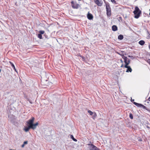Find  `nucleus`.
Masks as SVG:
<instances>
[{"instance_id":"obj_19","label":"nucleus","mask_w":150,"mask_h":150,"mask_svg":"<svg viewBox=\"0 0 150 150\" xmlns=\"http://www.w3.org/2000/svg\"><path fill=\"white\" fill-rule=\"evenodd\" d=\"M40 34H43L45 33V31L44 30H40L39 31Z\"/></svg>"},{"instance_id":"obj_29","label":"nucleus","mask_w":150,"mask_h":150,"mask_svg":"<svg viewBox=\"0 0 150 150\" xmlns=\"http://www.w3.org/2000/svg\"><path fill=\"white\" fill-rule=\"evenodd\" d=\"M123 66V65L122 64V65L121 66V67H122Z\"/></svg>"},{"instance_id":"obj_10","label":"nucleus","mask_w":150,"mask_h":150,"mask_svg":"<svg viewBox=\"0 0 150 150\" xmlns=\"http://www.w3.org/2000/svg\"><path fill=\"white\" fill-rule=\"evenodd\" d=\"M87 17L88 18L89 20H92L93 18V15L91 13H90L89 12H88L87 15Z\"/></svg>"},{"instance_id":"obj_25","label":"nucleus","mask_w":150,"mask_h":150,"mask_svg":"<svg viewBox=\"0 0 150 150\" xmlns=\"http://www.w3.org/2000/svg\"><path fill=\"white\" fill-rule=\"evenodd\" d=\"M28 144V142L27 141H25L23 143V144L25 145L26 144Z\"/></svg>"},{"instance_id":"obj_36","label":"nucleus","mask_w":150,"mask_h":150,"mask_svg":"<svg viewBox=\"0 0 150 150\" xmlns=\"http://www.w3.org/2000/svg\"><path fill=\"white\" fill-rule=\"evenodd\" d=\"M117 53H118V54H120L118 52H117Z\"/></svg>"},{"instance_id":"obj_23","label":"nucleus","mask_w":150,"mask_h":150,"mask_svg":"<svg viewBox=\"0 0 150 150\" xmlns=\"http://www.w3.org/2000/svg\"><path fill=\"white\" fill-rule=\"evenodd\" d=\"M147 32L148 34H149V35L147 36V37H148V38H150V34H149V32L147 30Z\"/></svg>"},{"instance_id":"obj_9","label":"nucleus","mask_w":150,"mask_h":150,"mask_svg":"<svg viewBox=\"0 0 150 150\" xmlns=\"http://www.w3.org/2000/svg\"><path fill=\"white\" fill-rule=\"evenodd\" d=\"M28 127H25L24 129V130L25 131V132H28L29 130L30 129H31L33 130L35 129V128L31 126H29V125H27Z\"/></svg>"},{"instance_id":"obj_27","label":"nucleus","mask_w":150,"mask_h":150,"mask_svg":"<svg viewBox=\"0 0 150 150\" xmlns=\"http://www.w3.org/2000/svg\"><path fill=\"white\" fill-rule=\"evenodd\" d=\"M25 145L23 144L21 145V147H24V146Z\"/></svg>"},{"instance_id":"obj_26","label":"nucleus","mask_w":150,"mask_h":150,"mask_svg":"<svg viewBox=\"0 0 150 150\" xmlns=\"http://www.w3.org/2000/svg\"><path fill=\"white\" fill-rule=\"evenodd\" d=\"M147 62L150 65V59H149L147 60Z\"/></svg>"},{"instance_id":"obj_22","label":"nucleus","mask_w":150,"mask_h":150,"mask_svg":"<svg viewBox=\"0 0 150 150\" xmlns=\"http://www.w3.org/2000/svg\"><path fill=\"white\" fill-rule=\"evenodd\" d=\"M113 3L116 4V2L115 0H110Z\"/></svg>"},{"instance_id":"obj_20","label":"nucleus","mask_w":150,"mask_h":150,"mask_svg":"<svg viewBox=\"0 0 150 150\" xmlns=\"http://www.w3.org/2000/svg\"><path fill=\"white\" fill-rule=\"evenodd\" d=\"M129 117L132 119H133V117L132 114L130 113L129 115Z\"/></svg>"},{"instance_id":"obj_7","label":"nucleus","mask_w":150,"mask_h":150,"mask_svg":"<svg viewBox=\"0 0 150 150\" xmlns=\"http://www.w3.org/2000/svg\"><path fill=\"white\" fill-rule=\"evenodd\" d=\"M95 4L98 6H100L102 5L103 2L101 0H94Z\"/></svg>"},{"instance_id":"obj_32","label":"nucleus","mask_w":150,"mask_h":150,"mask_svg":"<svg viewBox=\"0 0 150 150\" xmlns=\"http://www.w3.org/2000/svg\"><path fill=\"white\" fill-rule=\"evenodd\" d=\"M82 58H83V59H85V58H84V57H82Z\"/></svg>"},{"instance_id":"obj_13","label":"nucleus","mask_w":150,"mask_h":150,"mask_svg":"<svg viewBox=\"0 0 150 150\" xmlns=\"http://www.w3.org/2000/svg\"><path fill=\"white\" fill-rule=\"evenodd\" d=\"M9 63H10L11 65V67H12L13 69L16 72V69L14 65V64L11 61H9Z\"/></svg>"},{"instance_id":"obj_37","label":"nucleus","mask_w":150,"mask_h":150,"mask_svg":"<svg viewBox=\"0 0 150 150\" xmlns=\"http://www.w3.org/2000/svg\"><path fill=\"white\" fill-rule=\"evenodd\" d=\"M134 100H132V101H133Z\"/></svg>"},{"instance_id":"obj_30","label":"nucleus","mask_w":150,"mask_h":150,"mask_svg":"<svg viewBox=\"0 0 150 150\" xmlns=\"http://www.w3.org/2000/svg\"><path fill=\"white\" fill-rule=\"evenodd\" d=\"M120 61H121V62H122V63L123 62V61L122 59H120Z\"/></svg>"},{"instance_id":"obj_2","label":"nucleus","mask_w":150,"mask_h":150,"mask_svg":"<svg viewBox=\"0 0 150 150\" xmlns=\"http://www.w3.org/2000/svg\"><path fill=\"white\" fill-rule=\"evenodd\" d=\"M133 13L135 15L134 18H138L141 14V11L137 6H136Z\"/></svg>"},{"instance_id":"obj_11","label":"nucleus","mask_w":150,"mask_h":150,"mask_svg":"<svg viewBox=\"0 0 150 150\" xmlns=\"http://www.w3.org/2000/svg\"><path fill=\"white\" fill-rule=\"evenodd\" d=\"M125 68H127L126 71V72H131L132 71V69L129 66L127 65V67H125Z\"/></svg>"},{"instance_id":"obj_16","label":"nucleus","mask_w":150,"mask_h":150,"mask_svg":"<svg viewBox=\"0 0 150 150\" xmlns=\"http://www.w3.org/2000/svg\"><path fill=\"white\" fill-rule=\"evenodd\" d=\"M70 137H71V138L74 141H75V142L77 141V140L74 138V137L73 135H71L70 136Z\"/></svg>"},{"instance_id":"obj_6","label":"nucleus","mask_w":150,"mask_h":150,"mask_svg":"<svg viewBox=\"0 0 150 150\" xmlns=\"http://www.w3.org/2000/svg\"><path fill=\"white\" fill-rule=\"evenodd\" d=\"M71 6L74 8L77 9L79 6V4L76 2H74L73 1L71 2Z\"/></svg>"},{"instance_id":"obj_17","label":"nucleus","mask_w":150,"mask_h":150,"mask_svg":"<svg viewBox=\"0 0 150 150\" xmlns=\"http://www.w3.org/2000/svg\"><path fill=\"white\" fill-rule=\"evenodd\" d=\"M38 38L40 39H42V35L41 34H40V33L38 34Z\"/></svg>"},{"instance_id":"obj_21","label":"nucleus","mask_w":150,"mask_h":150,"mask_svg":"<svg viewBox=\"0 0 150 150\" xmlns=\"http://www.w3.org/2000/svg\"><path fill=\"white\" fill-rule=\"evenodd\" d=\"M92 115H93V117L94 118H96L97 116V115H96V113L95 112H94L93 113V114Z\"/></svg>"},{"instance_id":"obj_24","label":"nucleus","mask_w":150,"mask_h":150,"mask_svg":"<svg viewBox=\"0 0 150 150\" xmlns=\"http://www.w3.org/2000/svg\"><path fill=\"white\" fill-rule=\"evenodd\" d=\"M128 57H129L131 59H133V56H132L128 55Z\"/></svg>"},{"instance_id":"obj_28","label":"nucleus","mask_w":150,"mask_h":150,"mask_svg":"<svg viewBox=\"0 0 150 150\" xmlns=\"http://www.w3.org/2000/svg\"><path fill=\"white\" fill-rule=\"evenodd\" d=\"M148 100L149 101H150V97L149 98Z\"/></svg>"},{"instance_id":"obj_34","label":"nucleus","mask_w":150,"mask_h":150,"mask_svg":"<svg viewBox=\"0 0 150 150\" xmlns=\"http://www.w3.org/2000/svg\"><path fill=\"white\" fill-rule=\"evenodd\" d=\"M149 49H150V45H149Z\"/></svg>"},{"instance_id":"obj_14","label":"nucleus","mask_w":150,"mask_h":150,"mask_svg":"<svg viewBox=\"0 0 150 150\" xmlns=\"http://www.w3.org/2000/svg\"><path fill=\"white\" fill-rule=\"evenodd\" d=\"M139 43L141 45H143L144 44L145 42L144 40H141L139 42Z\"/></svg>"},{"instance_id":"obj_33","label":"nucleus","mask_w":150,"mask_h":150,"mask_svg":"<svg viewBox=\"0 0 150 150\" xmlns=\"http://www.w3.org/2000/svg\"><path fill=\"white\" fill-rule=\"evenodd\" d=\"M147 128H150L149 127H148V126H147Z\"/></svg>"},{"instance_id":"obj_15","label":"nucleus","mask_w":150,"mask_h":150,"mask_svg":"<svg viewBox=\"0 0 150 150\" xmlns=\"http://www.w3.org/2000/svg\"><path fill=\"white\" fill-rule=\"evenodd\" d=\"M123 38V36L122 35H120L118 36V39L119 40H122Z\"/></svg>"},{"instance_id":"obj_8","label":"nucleus","mask_w":150,"mask_h":150,"mask_svg":"<svg viewBox=\"0 0 150 150\" xmlns=\"http://www.w3.org/2000/svg\"><path fill=\"white\" fill-rule=\"evenodd\" d=\"M133 103L137 107H142L144 109H146V107L143 105L137 103L135 102H134Z\"/></svg>"},{"instance_id":"obj_4","label":"nucleus","mask_w":150,"mask_h":150,"mask_svg":"<svg viewBox=\"0 0 150 150\" xmlns=\"http://www.w3.org/2000/svg\"><path fill=\"white\" fill-rule=\"evenodd\" d=\"M106 8L107 12V14L108 16H110L111 15V8L109 3L107 2L105 3Z\"/></svg>"},{"instance_id":"obj_18","label":"nucleus","mask_w":150,"mask_h":150,"mask_svg":"<svg viewBox=\"0 0 150 150\" xmlns=\"http://www.w3.org/2000/svg\"><path fill=\"white\" fill-rule=\"evenodd\" d=\"M88 112L89 113V114L91 115H92L93 114V112L90 110H88Z\"/></svg>"},{"instance_id":"obj_35","label":"nucleus","mask_w":150,"mask_h":150,"mask_svg":"<svg viewBox=\"0 0 150 150\" xmlns=\"http://www.w3.org/2000/svg\"><path fill=\"white\" fill-rule=\"evenodd\" d=\"M1 69H0V72H1Z\"/></svg>"},{"instance_id":"obj_5","label":"nucleus","mask_w":150,"mask_h":150,"mask_svg":"<svg viewBox=\"0 0 150 150\" xmlns=\"http://www.w3.org/2000/svg\"><path fill=\"white\" fill-rule=\"evenodd\" d=\"M122 57L124 60V62L125 63V65L124 66V67H127V65H128L130 62V60L127 58V57L125 56L124 55H122Z\"/></svg>"},{"instance_id":"obj_31","label":"nucleus","mask_w":150,"mask_h":150,"mask_svg":"<svg viewBox=\"0 0 150 150\" xmlns=\"http://www.w3.org/2000/svg\"><path fill=\"white\" fill-rule=\"evenodd\" d=\"M120 18V19H122V18L121 17H119Z\"/></svg>"},{"instance_id":"obj_1","label":"nucleus","mask_w":150,"mask_h":150,"mask_svg":"<svg viewBox=\"0 0 150 150\" xmlns=\"http://www.w3.org/2000/svg\"><path fill=\"white\" fill-rule=\"evenodd\" d=\"M35 120V118L34 117H32L31 119H29L26 122L27 125H29L35 128V129L37 126L38 124V122L33 124V122Z\"/></svg>"},{"instance_id":"obj_12","label":"nucleus","mask_w":150,"mask_h":150,"mask_svg":"<svg viewBox=\"0 0 150 150\" xmlns=\"http://www.w3.org/2000/svg\"><path fill=\"white\" fill-rule=\"evenodd\" d=\"M112 30L113 31H116L117 30V26L115 25H113L112 26Z\"/></svg>"},{"instance_id":"obj_38","label":"nucleus","mask_w":150,"mask_h":150,"mask_svg":"<svg viewBox=\"0 0 150 150\" xmlns=\"http://www.w3.org/2000/svg\"><path fill=\"white\" fill-rule=\"evenodd\" d=\"M134 100H132V101H133Z\"/></svg>"},{"instance_id":"obj_3","label":"nucleus","mask_w":150,"mask_h":150,"mask_svg":"<svg viewBox=\"0 0 150 150\" xmlns=\"http://www.w3.org/2000/svg\"><path fill=\"white\" fill-rule=\"evenodd\" d=\"M91 142H90V143L87 144L88 146V148L90 150H100L99 149L97 148L93 144H91Z\"/></svg>"}]
</instances>
